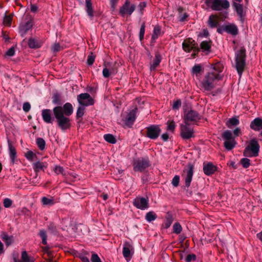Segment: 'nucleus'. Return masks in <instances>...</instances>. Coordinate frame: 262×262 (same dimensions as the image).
I'll use <instances>...</instances> for the list:
<instances>
[{
  "label": "nucleus",
  "instance_id": "473e14b6",
  "mask_svg": "<svg viewBox=\"0 0 262 262\" xmlns=\"http://www.w3.org/2000/svg\"><path fill=\"white\" fill-rule=\"evenodd\" d=\"M173 222V219L171 215H167L166 217L165 222L162 225V227L165 229L168 228L171 225Z\"/></svg>",
  "mask_w": 262,
  "mask_h": 262
},
{
  "label": "nucleus",
  "instance_id": "e433bc0d",
  "mask_svg": "<svg viewBox=\"0 0 262 262\" xmlns=\"http://www.w3.org/2000/svg\"><path fill=\"white\" fill-rule=\"evenodd\" d=\"M157 218V215L154 211H149L146 214L145 219L148 222H151L155 220Z\"/></svg>",
  "mask_w": 262,
  "mask_h": 262
},
{
  "label": "nucleus",
  "instance_id": "864d4df0",
  "mask_svg": "<svg viewBox=\"0 0 262 262\" xmlns=\"http://www.w3.org/2000/svg\"><path fill=\"white\" fill-rule=\"evenodd\" d=\"M95 61V56L91 53L88 57L87 63L89 65H92L93 64Z\"/></svg>",
  "mask_w": 262,
  "mask_h": 262
},
{
  "label": "nucleus",
  "instance_id": "4be33fe9",
  "mask_svg": "<svg viewBox=\"0 0 262 262\" xmlns=\"http://www.w3.org/2000/svg\"><path fill=\"white\" fill-rule=\"evenodd\" d=\"M161 61V57L159 54L156 53L155 58L150 63V71H155L157 67L159 65Z\"/></svg>",
  "mask_w": 262,
  "mask_h": 262
},
{
  "label": "nucleus",
  "instance_id": "79ce46f5",
  "mask_svg": "<svg viewBox=\"0 0 262 262\" xmlns=\"http://www.w3.org/2000/svg\"><path fill=\"white\" fill-rule=\"evenodd\" d=\"M182 228L181 225L179 223H176L173 226V232L176 234H179L181 232Z\"/></svg>",
  "mask_w": 262,
  "mask_h": 262
},
{
  "label": "nucleus",
  "instance_id": "7ed1b4c3",
  "mask_svg": "<svg viewBox=\"0 0 262 262\" xmlns=\"http://www.w3.org/2000/svg\"><path fill=\"white\" fill-rule=\"evenodd\" d=\"M205 3L213 11L227 10L230 7V3L228 0H205Z\"/></svg>",
  "mask_w": 262,
  "mask_h": 262
},
{
  "label": "nucleus",
  "instance_id": "c9c22d12",
  "mask_svg": "<svg viewBox=\"0 0 262 262\" xmlns=\"http://www.w3.org/2000/svg\"><path fill=\"white\" fill-rule=\"evenodd\" d=\"M233 5L235 8V9L238 15L240 17H242L243 13V7L242 5L237 3H234Z\"/></svg>",
  "mask_w": 262,
  "mask_h": 262
},
{
  "label": "nucleus",
  "instance_id": "f704fd0d",
  "mask_svg": "<svg viewBox=\"0 0 262 262\" xmlns=\"http://www.w3.org/2000/svg\"><path fill=\"white\" fill-rule=\"evenodd\" d=\"M239 121L236 118L233 117L230 118L227 122L226 125L228 127L230 128L231 126H235L239 124Z\"/></svg>",
  "mask_w": 262,
  "mask_h": 262
},
{
  "label": "nucleus",
  "instance_id": "72a5a7b5",
  "mask_svg": "<svg viewBox=\"0 0 262 262\" xmlns=\"http://www.w3.org/2000/svg\"><path fill=\"white\" fill-rule=\"evenodd\" d=\"M203 70V68L200 64H195L191 69V74L198 76Z\"/></svg>",
  "mask_w": 262,
  "mask_h": 262
},
{
  "label": "nucleus",
  "instance_id": "bf43d9fd",
  "mask_svg": "<svg viewBox=\"0 0 262 262\" xmlns=\"http://www.w3.org/2000/svg\"><path fill=\"white\" fill-rule=\"evenodd\" d=\"M181 105V101L180 100H177L173 102L172 108L173 109H178Z\"/></svg>",
  "mask_w": 262,
  "mask_h": 262
},
{
  "label": "nucleus",
  "instance_id": "f257e3e1",
  "mask_svg": "<svg viewBox=\"0 0 262 262\" xmlns=\"http://www.w3.org/2000/svg\"><path fill=\"white\" fill-rule=\"evenodd\" d=\"M224 66L221 62L211 64L212 71L207 73L201 81V87L206 91H210L215 88L216 82L222 79Z\"/></svg>",
  "mask_w": 262,
  "mask_h": 262
},
{
  "label": "nucleus",
  "instance_id": "2f4dec72",
  "mask_svg": "<svg viewBox=\"0 0 262 262\" xmlns=\"http://www.w3.org/2000/svg\"><path fill=\"white\" fill-rule=\"evenodd\" d=\"M161 35V28L159 26H156L155 27L153 31V34L152 35L151 39L153 41H154L156 39H157L159 36Z\"/></svg>",
  "mask_w": 262,
  "mask_h": 262
},
{
  "label": "nucleus",
  "instance_id": "3c124183",
  "mask_svg": "<svg viewBox=\"0 0 262 262\" xmlns=\"http://www.w3.org/2000/svg\"><path fill=\"white\" fill-rule=\"evenodd\" d=\"M35 155L32 151H28L25 154V157L30 161H32Z\"/></svg>",
  "mask_w": 262,
  "mask_h": 262
},
{
  "label": "nucleus",
  "instance_id": "338daca9",
  "mask_svg": "<svg viewBox=\"0 0 262 262\" xmlns=\"http://www.w3.org/2000/svg\"><path fill=\"white\" fill-rule=\"evenodd\" d=\"M48 228L53 232H55L56 231V227L53 223L50 224Z\"/></svg>",
  "mask_w": 262,
  "mask_h": 262
},
{
  "label": "nucleus",
  "instance_id": "393cba45",
  "mask_svg": "<svg viewBox=\"0 0 262 262\" xmlns=\"http://www.w3.org/2000/svg\"><path fill=\"white\" fill-rule=\"evenodd\" d=\"M41 202L43 206H52L55 203L54 199L52 196L49 198L43 196L41 198Z\"/></svg>",
  "mask_w": 262,
  "mask_h": 262
},
{
  "label": "nucleus",
  "instance_id": "412c9836",
  "mask_svg": "<svg viewBox=\"0 0 262 262\" xmlns=\"http://www.w3.org/2000/svg\"><path fill=\"white\" fill-rule=\"evenodd\" d=\"M8 144L9 147V156L13 163L14 162L16 158V151L15 148L14 147L13 143L9 139L8 140Z\"/></svg>",
  "mask_w": 262,
  "mask_h": 262
},
{
  "label": "nucleus",
  "instance_id": "de8ad7c7",
  "mask_svg": "<svg viewBox=\"0 0 262 262\" xmlns=\"http://www.w3.org/2000/svg\"><path fill=\"white\" fill-rule=\"evenodd\" d=\"M53 170L57 174H64V173H63L64 169H63V167L60 166L55 165L54 168Z\"/></svg>",
  "mask_w": 262,
  "mask_h": 262
},
{
  "label": "nucleus",
  "instance_id": "603ef678",
  "mask_svg": "<svg viewBox=\"0 0 262 262\" xmlns=\"http://www.w3.org/2000/svg\"><path fill=\"white\" fill-rule=\"evenodd\" d=\"M180 177L179 176H175L172 180L171 183L174 187H177L179 185Z\"/></svg>",
  "mask_w": 262,
  "mask_h": 262
},
{
  "label": "nucleus",
  "instance_id": "37998d69",
  "mask_svg": "<svg viewBox=\"0 0 262 262\" xmlns=\"http://www.w3.org/2000/svg\"><path fill=\"white\" fill-rule=\"evenodd\" d=\"M85 110V107L84 106L80 105L77 109L76 112V118L78 119L79 118H81L84 115Z\"/></svg>",
  "mask_w": 262,
  "mask_h": 262
},
{
  "label": "nucleus",
  "instance_id": "aec40b11",
  "mask_svg": "<svg viewBox=\"0 0 262 262\" xmlns=\"http://www.w3.org/2000/svg\"><path fill=\"white\" fill-rule=\"evenodd\" d=\"M208 25L211 28H214L219 25V17L216 15L212 14L210 15L208 20Z\"/></svg>",
  "mask_w": 262,
  "mask_h": 262
},
{
  "label": "nucleus",
  "instance_id": "4468645a",
  "mask_svg": "<svg viewBox=\"0 0 262 262\" xmlns=\"http://www.w3.org/2000/svg\"><path fill=\"white\" fill-rule=\"evenodd\" d=\"M187 125H181V136L183 139H189L194 137L193 130L188 127Z\"/></svg>",
  "mask_w": 262,
  "mask_h": 262
},
{
  "label": "nucleus",
  "instance_id": "49530a36",
  "mask_svg": "<svg viewBox=\"0 0 262 262\" xmlns=\"http://www.w3.org/2000/svg\"><path fill=\"white\" fill-rule=\"evenodd\" d=\"M12 20V17L11 15L5 16L4 18L3 23L4 25L7 26H10Z\"/></svg>",
  "mask_w": 262,
  "mask_h": 262
},
{
  "label": "nucleus",
  "instance_id": "58836bf2",
  "mask_svg": "<svg viewBox=\"0 0 262 262\" xmlns=\"http://www.w3.org/2000/svg\"><path fill=\"white\" fill-rule=\"evenodd\" d=\"M104 139L106 141L112 144H114L116 142V138L112 134L104 135Z\"/></svg>",
  "mask_w": 262,
  "mask_h": 262
},
{
  "label": "nucleus",
  "instance_id": "5fc2aeb1",
  "mask_svg": "<svg viewBox=\"0 0 262 262\" xmlns=\"http://www.w3.org/2000/svg\"><path fill=\"white\" fill-rule=\"evenodd\" d=\"M3 204L5 208H9L12 205V201L9 198H6L4 200Z\"/></svg>",
  "mask_w": 262,
  "mask_h": 262
},
{
  "label": "nucleus",
  "instance_id": "13d9d810",
  "mask_svg": "<svg viewBox=\"0 0 262 262\" xmlns=\"http://www.w3.org/2000/svg\"><path fill=\"white\" fill-rule=\"evenodd\" d=\"M61 47L59 43H55L52 47V50L54 52H57L61 50Z\"/></svg>",
  "mask_w": 262,
  "mask_h": 262
},
{
  "label": "nucleus",
  "instance_id": "c03bdc74",
  "mask_svg": "<svg viewBox=\"0 0 262 262\" xmlns=\"http://www.w3.org/2000/svg\"><path fill=\"white\" fill-rule=\"evenodd\" d=\"M39 235H40V237L41 238L42 243L43 245H46L47 244V235L46 231L44 230H40L39 231Z\"/></svg>",
  "mask_w": 262,
  "mask_h": 262
},
{
  "label": "nucleus",
  "instance_id": "b1692460",
  "mask_svg": "<svg viewBox=\"0 0 262 262\" xmlns=\"http://www.w3.org/2000/svg\"><path fill=\"white\" fill-rule=\"evenodd\" d=\"M1 237L7 246H10L13 242V236H9L6 232H3L1 235Z\"/></svg>",
  "mask_w": 262,
  "mask_h": 262
},
{
  "label": "nucleus",
  "instance_id": "680f3d73",
  "mask_svg": "<svg viewBox=\"0 0 262 262\" xmlns=\"http://www.w3.org/2000/svg\"><path fill=\"white\" fill-rule=\"evenodd\" d=\"M196 259V256L194 254H188L185 259L186 262H190L192 259L195 260Z\"/></svg>",
  "mask_w": 262,
  "mask_h": 262
},
{
  "label": "nucleus",
  "instance_id": "f8f14e48",
  "mask_svg": "<svg viewBox=\"0 0 262 262\" xmlns=\"http://www.w3.org/2000/svg\"><path fill=\"white\" fill-rule=\"evenodd\" d=\"M137 111V108L132 110L127 115L125 118L123 119V121L126 126L131 127L134 124L136 118Z\"/></svg>",
  "mask_w": 262,
  "mask_h": 262
},
{
  "label": "nucleus",
  "instance_id": "052dcab7",
  "mask_svg": "<svg viewBox=\"0 0 262 262\" xmlns=\"http://www.w3.org/2000/svg\"><path fill=\"white\" fill-rule=\"evenodd\" d=\"M146 6V4L145 2L140 3L138 6V8L140 9V13L142 15L143 13V10Z\"/></svg>",
  "mask_w": 262,
  "mask_h": 262
},
{
  "label": "nucleus",
  "instance_id": "a19ab883",
  "mask_svg": "<svg viewBox=\"0 0 262 262\" xmlns=\"http://www.w3.org/2000/svg\"><path fill=\"white\" fill-rule=\"evenodd\" d=\"M36 143L38 148L40 150H43L45 148L46 142L45 141L41 138H37L36 140Z\"/></svg>",
  "mask_w": 262,
  "mask_h": 262
},
{
  "label": "nucleus",
  "instance_id": "69168bd1",
  "mask_svg": "<svg viewBox=\"0 0 262 262\" xmlns=\"http://www.w3.org/2000/svg\"><path fill=\"white\" fill-rule=\"evenodd\" d=\"M119 1V0H110L111 7L113 10L115 9L116 5Z\"/></svg>",
  "mask_w": 262,
  "mask_h": 262
},
{
  "label": "nucleus",
  "instance_id": "9b49d317",
  "mask_svg": "<svg viewBox=\"0 0 262 262\" xmlns=\"http://www.w3.org/2000/svg\"><path fill=\"white\" fill-rule=\"evenodd\" d=\"M134 205L141 210H145L149 207L148 200L141 197L136 198L133 202Z\"/></svg>",
  "mask_w": 262,
  "mask_h": 262
},
{
  "label": "nucleus",
  "instance_id": "423d86ee",
  "mask_svg": "<svg viewBox=\"0 0 262 262\" xmlns=\"http://www.w3.org/2000/svg\"><path fill=\"white\" fill-rule=\"evenodd\" d=\"M183 50L187 52H189L191 50H193L194 53L191 55L192 58H194L200 51L199 48L194 40L191 38L185 39L182 44Z\"/></svg>",
  "mask_w": 262,
  "mask_h": 262
},
{
  "label": "nucleus",
  "instance_id": "a211bd4d",
  "mask_svg": "<svg viewBox=\"0 0 262 262\" xmlns=\"http://www.w3.org/2000/svg\"><path fill=\"white\" fill-rule=\"evenodd\" d=\"M216 170V167L211 163H208L204 165L203 171L205 174L207 176L213 174Z\"/></svg>",
  "mask_w": 262,
  "mask_h": 262
},
{
  "label": "nucleus",
  "instance_id": "4c0bfd02",
  "mask_svg": "<svg viewBox=\"0 0 262 262\" xmlns=\"http://www.w3.org/2000/svg\"><path fill=\"white\" fill-rule=\"evenodd\" d=\"M21 259L22 262H34V259L29 256L26 251L22 252Z\"/></svg>",
  "mask_w": 262,
  "mask_h": 262
},
{
  "label": "nucleus",
  "instance_id": "c756f323",
  "mask_svg": "<svg viewBox=\"0 0 262 262\" xmlns=\"http://www.w3.org/2000/svg\"><path fill=\"white\" fill-rule=\"evenodd\" d=\"M236 144L235 139L226 140L224 142V146L228 150H231Z\"/></svg>",
  "mask_w": 262,
  "mask_h": 262
},
{
  "label": "nucleus",
  "instance_id": "8fccbe9b",
  "mask_svg": "<svg viewBox=\"0 0 262 262\" xmlns=\"http://www.w3.org/2000/svg\"><path fill=\"white\" fill-rule=\"evenodd\" d=\"M241 162L244 168H247L250 165V160L247 158H243L241 160Z\"/></svg>",
  "mask_w": 262,
  "mask_h": 262
},
{
  "label": "nucleus",
  "instance_id": "2eb2a0df",
  "mask_svg": "<svg viewBox=\"0 0 262 262\" xmlns=\"http://www.w3.org/2000/svg\"><path fill=\"white\" fill-rule=\"evenodd\" d=\"M134 253V247L129 242H125L123 244L122 254L124 258L130 257Z\"/></svg>",
  "mask_w": 262,
  "mask_h": 262
},
{
  "label": "nucleus",
  "instance_id": "ea45409f",
  "mask_svg": "<svg viewBox=\"0 0 262 262\" xmlns=\"http://www.w3.org/2000/svg\"><path fill=\"white\" fill-rule=\"evenodd\" d=\"M222 137L226 140L234 139L231 131L227 130L222 134Z\"/></svg>",
  "mask_w": 262,
  "mask_h": 262
},
{
  "label": "nucleus",
  "instance_id": "20e7f679",
  "mask_svg": "<svg viewBox=\"0 0 262 262\" xmlns=\"http://www.w3.org/2000/svg\"><path fill=\"white\" fill-rule=\"evenodd\" d=\"M246 50L239 49L236 53V69L241 77L245 66Z\"/></svg>",
  "mask_w": 262,
  "mask_h": 262
},
{
  "label": "nucleus",
  "instance_id": "6e6d98bb",
  "mask_svg": "<svg viewBox=\"0 0 262 262\" xmlns=\"http://www.w3.org/2000/svg\"><path fill=\"white\" fill-rule=\"evenodd\" d=\"M92 262H102L98 255L96 253H93L91 257Z\"/></svg>",
  "mask_w": 262,
  "mask_h": 262
},
{
  "label": "nucleus",
  "instance_id": "ddd939ff",
  "mask_svg": "<svg viewBox=\"0 0 262 262\" xmlns=\"http://www.w3.org/2000/svg\"><path fill=\"white\" fill-rule=\"evenodd\" d=\"M200 119L199 114L194 111H190L184 117V121L186 125H188L191 122H195Z\"/></svg>",
  "mask_w": 262,
  "mask_h": 262
},
{
  "label": "nucleus",
  "instance_id": "6ab92c4d",
  "mask_svg": "<svg viewBox=\"0 0 262 262\" xmlns=\"http://www.w3.org/2000/svg\"><path fill=\"white\" fill-rule=\"evenodd\" d=\"M51 111L49 109H45L42 111V117L45 122L47 123H52L53 119L51 116Z\"/></svg>",
  "mask_w": 262,
  "mask_h": 262
},
{
  "label": "nucleus",
  "instance_id": "5701e85b",
  "mask_svg": "<svg viewBox=\"0 0 262 262\" xmlns=\"http://www.w3.org/2000/svg\"><path fill=\"white\" fill-rule=\"evenodd\" d=\"M211 47V41H203L201 43L200 49L202 52H207L209 53L210 52V49Z\"/></svg>",
  "mask_w": 262,
  "mask_h": 262
},
{
  "label": "nucleus",
  "instance_id": "cd10ccee",
  "mask_svg": "<svg viewBox=\"0 0 262 262\" xmlns=\"http://www.w3.org/2000/svg\"><path fill=\"white\" fill-rule=\"evenodd\" d=\"M32 28V24L31 23L27 22L24 25H22L19 27V32L23 35L25 34L27 31Z\"/></svg>",
  "mask_w": 262,
  "mask_h": 262
},
{
  "label": "nucleus",
  "instance_id": "f3484780",
  "mask_svg": "<svg viewBox=\"0 0 262 262\" xmlns=\"http://www.w3.org/2000/svg\"><path fill=\"white\" fill-rule=\"evenodd\" d=\"M250 128L254 130L258 131L262 129V119L257 118L254 119L250 124Z\"/></svg>",
  "mask_w": 262,
  "mask_h": 262
},
{
  "label": "nucleus",
  "instance_id": "1a4fd4ad",
  "mask_svg": "<svg viewBox=\"0 0 262 262\" xmlns=\"http://www.w3.org/2000/svg\"><path fill=\"white\" fill-rule=\"evenodd\" d=\"M77 100L80 105L84 107L93 105L94 103V100L91 95L88 93H82L77 96Z\"/></svg>",
  "mask_w": 262,
  "mask_h": 262
},
{
  "label": "nucleus",
  "instance_id": "f03ea898",
  "mask_svg": "<svg viewBox=\"0 0 262 262\" xmlns=\"http://www.w3.org/2000/svg\"><path fill=\"white\" fill-rule=\"evenodd\" d=\"M53 112L58 126L62 130H66L71 127V120L69 117L73 112V107L70 103H66L62 107H55Z\"/></svg>",
  "mask_w": 262,
  "mask_h": 262
},
{
  "label": "nucleus",
  "instance_id": "774afa93",
  "mask_svg": "<svg viewBox=\"0 0 262 262\" xmlns=\"http://www.w3.org/2000/svg\"><path fill=\"white\" fill-rule=\"evenodd\" d=\"M31 11L35 13L38 10V7L36 5L32 4L30 7Z\"/></svg>",
  "mask_w": 262,
  "mask_h": 262
},
{
  "label": "nucleus",
  "instance_id": "0eeeda50",
  "mask_svg": "<svg viewBox=\"0 0 262 262\" xmlns=\"http://www.w3.org/2000/svg\"><path fill=\"white\" fill-rule=\"evenodd\" d=\"M135 9V4L131 3L129 0H125L124 4L120 8L119 13L122 17L125 15L130 16Z\"/></svg>",
  "mask_w": 262,
  "mask_h": 262
},
{
  "label": "nucleus",
  "instance_id": "39448f33",
  "mask_svg": "<svg viewBox=\"0 0 262 262\" xmlns=\"http://www.w3.org/2000/svg\"><path fill=\"white\" fill-rule=\"evenodd\" d=\"M259 146L257 140L252 139L245 148L244 154L246 157H256L258 155Z\"/></svg>",
  "mask_w": 262,
  "mask_h": 262
},
{
  "label": "nucleus",
  "instance_id": "e2e57ef3",
  "mask_svg": "<svg viewBox=\"0 0 262 262\" xmlns=\"http://www.w3.org/2000/svg\"><path fill=\"white\" fill-rule=\"evenodd\" d=\"M15 54V49L14 47L10 48L6 52V54L8 56H12Z\"/></svg>",
  "mask_w": 262,
  "mask_h": 262
},
{
  "label": "nucleus",
  "instance_id": "a18cd8bd",
  "mask_svg": "<svg viewBox=\"0 0 262 262\" xmlns=\"http://www.w3.org/2000/svg\"><path fill=\"white\" fill-rule=\"evenodd\" d=\"M167 129L168 130L171 131L172 132H173L174 130L176 125L174 122L173 121H168L167 122Z\"/></svg>",
  "mask_w": 262,
  "mask_h": 262
},
{
  "label": "nucleus",
  "instance_id": "6e6552de",
  "mask_svg": "<svg viewBox=\"0 0 262 262\" xmlns=\"http://www.w3.org/2000/svg\"><path fill=\"white\" fill-rule=\"evenodd\" d=\"M193 166L189 163L187 165V167L183 170L182 177L185 180V184L187 187H189L192 181L193 174Z\"/></svg>",
  "mask_w": 262,
  "mask_h": 262
},
{
  "label": "nucleus",
  "instance_id": "dca6fc26",
  "mask_svg": "<svg viewBox=\"0 0 262 262\" xmlns=\"http://www.w3.org/2000/svg\"><path fill=\"white\" fill-rule=\"evenodd\" d=\"M149 166V163L147 160H139L134 163V169L135 171H142Z\"/></svg>",
  "mask_w": 262,
  "mask_h": 262
},
{
  "label": "nucleus",
  "instance_id": "09e8293b",
  "mask_svg": "<svg viewBox=\"0 0 262 262\" xmlns=\"http://www.w3.org/2000/svg\"><path fill=\"white\" fill-rule=\"evenodd\" d=\"M145 24L143 23L141 26L140 33H139V38L141 41L144 38V33H145Z\"/></svg>",
  "mask_w": 262,
  "mask_h": 262
},
{
  "label": "nucleus",
  "instance_id": "0e129e2a",
  "mask_svg": "<svg viewBox=\"0 0 262 262\" xmlns=\"http://www.w3.org/2000/svg\"><path fill=\"white\" fill-rule=\"evenodd\" d=\"M31 105L29 102H25L24 103L23 106V110L26 112H28L30 110Z\"/></svg>",
  "mask_w": 262,
  "mask_h": 262
},
{
  "label": "nucleus",
  "instance_id": "bb28decb",
  "mask_svg": "<svg viewBox=\"0 0 262 262\" xmlns=\"http://www.w3.org/2000/svg\"><path fill=\"white\" fill-rule=\"evenodd\" d=\"M225 32L232 35H235L238 33V29L235 25H229L225 26Z\"/></svg>",
  "mask_w": 262,
  "mask_h": 262
},
{
  "label": "nucleus",
  "instance_id": "7c9ffc66",
  "mask_svg": "<svg viewBox=\"0 0 262 262\" xmlns=\"http://www.w3.org/2000/svg\"><path fill=\"white\" fill-rule=\"evenodd\" d=\"M28 46L31 48H38L41 47V43L33 38L29 39Z\"/></svg>",
  "mask_w": 262,
  "mask_h": 262
},
{
  "label": "nucleus",
  "instance_id": "a878e982",
  "mask_svg": "<svg viewBox=\"0 0 262 262\" xmlns=\"http://www.w3.org/2000/svg\"><path fill=\"white\" fill-rule=\"evenodd\" d=\"M85 8L88 15L91 17H93L94 16V11L91 0H85Z\"/></svg>",
  "mask_w": 262,
  "mask_h": 262
},
{
  "label": "nucleus",
  "instance_id": "4d7b16f0",
  "mask_svg": "<svg viewBox=\"0 0 262 262\" xmlns=\"http://www.w3.org/2000/svg\"><path fill=\"white\" fill-rule=\"evenodd\" d=\"M102 75H103V76L105 78H107L111 75L109 69H108L106 66L103 69Z\"/></svg>",
  "mask_w": 262,
  "mask_h": 262
},
{
  "label": "nucleus",
  "instance_id": "c85d7f7f",
  "mask_svg": "<svg viewBox=\"0 0 262 262\" xmlns=\"http://www.w3.org/2000/svg\"><path fill=\"white\" fill-rule=\"evenodd\" d=\"M33 167L35 172H38L46 168L47 167V164L38 161L33 163Z\"/></svg>",
  "mask_w": 262,
  "mask_h": 262
},
{
  "label": "nucleus",
  "instance_id": "9d476101",
  "mask_svg": "<svg viewBox=\"0 0 262 262\" xmlns=\"http://www.w3.org/2000/svg\"><path fill=\"white\" fill-rule=\"evenodd\" d=\"M161 132V130L159 125H152L146 127L147 136L151 139H157Z\"/></svg>",
  "mask_w": 262,
  "mask_h": 262
}]
</instances>
